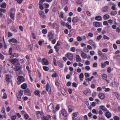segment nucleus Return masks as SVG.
<instances>
[{"label": "nucleus", "mask_w": 120, "mask_h": 120, "mask_svg": "<svg viewBox=\"0 0 120 120\" xmlns=\"http://www.w3.org/2000/svg\"><path fill=\"white\" fill-rule=\"evenodd\" d=\"M23 92L22 90H20L19 91V93L16 95L19 101H20L21 100V97L23 95Z\"/></svg>", "instance_id": "1"}, {"label": "nucleus", "mask_w": 120, "mask_h": 120, "mask_svg": "<svg viewBox=\"0 0 120 120\" xmlns=\"http://www.w3.org/2000/svg\"><path fill=\"white\" fill-rule=\"evenodd\" d=\"M66 56L70 60H72L73 58V54L71 53H67L66 55Z\"/></svg>", "instance_id": "2"}, {"label": "nucleus", "mask_w": 120, "mask_h": 120, "mask_svg": "<svg viewBox=\"0 0 120 120\" xmlns=\"http://www.w3.org/2000/svg\"><path fill=\"white\" fill-rule=\"evenodd\" d=\"M49 40L50 41H51L54 38V36L52 33L51 32H49L48 34Z\"/></svg>", "instance_id": "3"}, {"label": "nucleus", "mask_w": 120, "mask_h": 120, "mask_svg": "<svg viewBox=\"0 0 120 120\" xmlns=\"http://www.w3.org/2000/svg\"><path fill=\"white\" fill-rule=\"evenodd\" d=\"M94 26L97 27H99L101 26V23L97 22H93Z\"/></svg>", "instance_id": "4"}, {"label": "nucleus", "mask_w": 120, "mask_h": 120, "mask_svg": "<svg viewBox=\"0 0 120 120\" xmlns=\"http://www.w3.org/2000/svg\"><path fill=\"white\" fill-rule=\"evenodd\" d=\"M46 90L47 91L49 92V94H51V88L49 86V84L48 83H47L46 85Z\"/></svg>", "instance_id": "5"}, {"label": "nucleus", "mask_w": 120, "mask_h": 120, "mask_svg": "<svg viewBox=\"0 0 120 120\" xmlns=\"http://www.w3.org/2000/svg\"><path fill=\"white\" fill-rule=\"evenodd\" d=\"M42 64L43 65H47L49 64L48 61L45 58H43L42 59Z\"/></svg>", "instance_id": "6"}, {"label": "nucleus", "mask_w": 120, "mask_h": 120, "mask_svg": "<svg viewBox=\"0 0 120 120\" xmlns=\"http://www.w3.org/2000/svg\"><path fill=\"white\" fill-rule=\"evenodd\" d=\"M89 44L93 46L95 49L96 47L95 43L93 42L92 40H90L89 41Z\"/></svg>", "instance_id": "7"}, {"label": "nucleus", "mask_w": 120, "mask_h": 120, "mask_svg": "<svg viewBox=\"0 0 120 120\" xmlns=\"http://www.w3.org/2000/svg\"><path fill=\"white\" fill-rule=\"evenodd\" d=\"M8 42L10 43L12 42V43L16 44L19 43L18 41L14 38H13L9 40Z\"/></svg>", "instance_id": "8"}, {"label": "nucleus", "mask_w": 120, "mask_h": 120, "mask_svg": "<svg viewBox=\"0 0 120 120\" xmlns=\"http://www.w3.org/2000/svg\"><path fill=\"white\" fill-rule=\"evenodd\" d=\"M22 68V65L20 64H18L15 66L14 69L16 71H17L20 70Z\"/></svg>", "instance_id": "9"}, {"label": "nucleus", "mask_w": 120, "mask_h": 120, "mask_svg": "<svg viewBox=\"0 0 120 120\" xmlns=\"http://www.w3.org/2000/svg\"><path fill=\"white\" fill-rule=\"evenodd\" d=\"M9 77V75L7 74L6 75V82L8 84L11 81L10 80V78Z\"/></svg>", "instance_id": "10"}, {"label": "nucleus", "mask_w": 120, "mask_h": 120, "mask_svg": "<svg viewBox=\"0 0 120 120\" xmlns=\"http://www.w3.org/2000/svg\"><path fill=\"white\" fill-rule=\"evenodd\" d=\"M76 61L78 62H80L82 61L79 55H77L76 56Z\"/></svg>", "instance_id": "11"}, {"label": "nucleus", "mask_w": 120, "mask_h": 120, "mask_svg": "<svg viewBox=\"0 0 120 120\" xmlns=\"http://www.w3.org/2000/svg\"><path fill=\"white\" fill-rule=\"evenodd\" d=\"M19 55L17 53H12L11 55L10 56V58H12L14 57H18Z\"/></svg>", "instance_id": "12"}, {"label": "nucleus", "mask_w": 120, "mask_h": 120, "mask_svg": "<svg viewBox=\"0 0 120 120\" xmlns=\"http://www.w3.org/2000/svg\"><path fill=\"white\" fill-rule=\"evenodd\" d=\"M23 79V76H19L17 78V79L18 81L17 82V84L18 85L20 84V82L21 81V79Z\"/></svg>", "instance_id": "13"}, {"label": "nucleus", "mask_w": 120, "mask_h": 120, "mask_svg": "<svg viewBox=\"0 0 120 120\" xmlns=\"http://www.w3.org/2000/svg\"><path fill=\"white\" fill-rule=\"evenodd\" d=\"M81 56L84 59H85L87 57V54L83 52V51L81 52Z\"/></svg>", "instance_id": "14"}, {"label": "nucleus", "mask_w": 120, "mask_h": 120, "mask_svg": "<svg viewBox=\"0 0 120 120\" xmlns=\"http://www.w3.org/2000/svg\"><path fill=\"white\" fill-rule=\"evenodd\" d=\"M107 112L105 113V116L108 118H109L110 117L111 115V113L109 112V110L106 111Z\"/></svg>", "instance_id": "15"}, {"label": "nucleus", "mask_w": 120, "mask_h": 120, "mask_svg": "<svg viewBox=\"0 0 120 120\" xmlns=\"http://www.w3.org/2000/svg\"><path fill=\"white\" fill-rule=\"evenodd\" d=\"M109 9V7L106 6L102 8V11L103 12H105L107 11Z\"/></svg>", "instance_id": "16"}, {"label": "nucleus", "mask_w": 120, "mask_h": 120, "mask_svg": "<svg viewBox=\"0 0 120 120\" xmlns=\"http://www.w3.org/2000/svg\"><path fill=\"white\" fill-rule=\"evenodd\" d=\"M53 107L54 106L53 104L52 103H51L49 105L48 108V110H51L53 109Z\"/></svg>", "instance_id": "17"}, {"label": "nucleus", "mask_w": 120, "mask_h": 120, "mask_svg": "<svg viewBox=\"0 0 120 120\" xmlns=\"http://www.w3.org/2000/svg\"><path fill=\"white\" fill-rule=\"evenodd\" d=\"M100 109L105 111H107V109L103 105H101L99 107Z\"/></svg>", "instance_id": "18"}, {"label": "nucleus", "mask_w": 120, "mask_h": 120, "mask_svg": "<svg viewBox=\"0 0 120 120\" xmlns=\"http://www.w3.org/2000/svg\"><path fill=\"white\" fill-rule=\"evenodd\" d=\"M24 92L25 94H26V93H28L27 95L29 96H30L31 95V94L30 93V90L28 88H27L25 90H24Z\"/></svg>", "instance_id": "19"}, {"label": "nucleus", "mask_w": 120, "mask_h": 120, "mask_svg": "<svg viewBox=\"0 0 120 120\" xmlns=\"http://www.w3.org/2000/svg\"><path fill=\"white\" fill-rule=\"evenodd\" d=\"M99 97L101 99H103L105 98V95L103 93L100 94L99 95Z\"/></svg>", "instance_id": "20"}, {"label": "nucleus", "mask_w": 120, "mask_h": 120, "mask_svg": "<svg viewBox=\"0 0 120 120\" xmlns=\"http://www.w3.org/2000/svg\"><path fill=\"white\" fill-rule=\"evenodd\" d=\"M61 112L62 114L65 117H66L67 116L66 112L64 109H62L61 111Z\"/></svg>", "instance_id": "21"}, {"label": "nucleus", "mask_w": 120, "mask_h": 120, "mask_svg": "<svg viewBox=\"0 0 120 120\" xmlns=\"http://www.w3.org/2000/svg\"><path fill=\"white\" fill-rule=\"evenodd\" d=\"M74 109L72 105H69L68 107V111L69 112H71Z\"/></svg>", "instance_id": "22"}, {"label": "nucleus", "mask_w": 120, "mask_h": 120, "mask_svg": "<svg viewBox=\"0 0 120 120\" xmlns=\"http://www.w3.org/2000/svg\"><path fill=\"white\" fill-rule=\"evenodd\" d=\"M61 91L62 94L64 95H65L66 94V91L63 88H62L61 89Z\"/></svg>", "instance_id": "23"}, {"label": "nucleus", "mask_w": 120, "mask_h": 120, "mask_svg": "<svg viewBox=\"0 0 120 120\" xmlns=\"http://www.w3.org/2000/svg\"><path fill=\"white\" fill-rule=\"evenodd\" d=\"M18 61V59H17L15 58L12 59L11 60V63L13 64H15L16 61Z\"/></svg>", "instance_id": "24"}, {"label": "nucleus", "mask_w": 120, "mask_h": 120, "mask_svg": "<svg viewBox=\"0 0 120 120\" xmlns=\"http://www.w3.org/2000/svg\"><path fill=\"white\" fill-rule=\"evenodd\" d=\"M115 94L116 98L119 100H120V93L117 92L115 93Z\"/></svg>", "instance_id": "25"}, {"label": "nucleus", "mask_w": 120, "mask_h": 120, "mask_svg": "<svg viewBox=\"0 0 120 120\" xmlns=\"http://www.w3.org/2000/svg\"><path fill=\"white\" fill-rule=\"evenodd\" d=\"M21 88L25 89H26L27 87V85L26 84L24 83L21 86Z\"/></svg>", "instance_id": "26"}, {"label": "nucleus", "mask_w": 120, "mask_h": 120, "mask_svg": "<svg viewBox=\"0 0 120 120\" xmlns=\"http://www.w3.org/2000/svg\"><path fill=\"white\" fill-rule=\"evenodd\" d=\"M78 19L77 17H74L72 19V21L73 23L77 22L78 21Z\"/></svg>", "instance_id": "27"}, {"label": "nucleus", "mask_w": 120, "mask_h": 120, "mask_svg": "<svg viewBox=\"0 0 120 120\" xmlns=\"http://www.w3.org/2000/svg\"><path fill=\"white\" fill-rule=\"evenodd\" d=\"M10 17L13 20H14V17L15 16L14 14L13 13L11 12H10Z\"/></svg>", "instance_id": "28"}, {"label": "nucleus", "mask_w": 120, "mask_h": 120, "mask_svg": "<svg viewBox=\"0 0 120 120\" xmlns=\"http://www.w3.org/2000/svg\"><path fill=\"white\" fill-rule=\"evenodd\" d=\"M95 19L96 20L100 21L101 20L102 17L100 16H97L95 17Z\"/></svg>", "instance_id": "29"}, {"label": "nucleus", "mask_w": 120, "mask_h": 120, "mask_svg": "<svg viewBox=\"0 0 120 120\" xmlns=\"http://www.w3.org/2000/svg\"><path fill=\"white\" fill-rule=\"evenodd\" d=\"M84 76L83 74L82 73H81L79 75V77L80 80L82 81L83 80V77Z\"/></svg>", "instance_id": "30"}, {"label": "nucleus", "mask_w": 120, "mask_h": 120, "mask_svg": "<svg viewBox=\"0 0 120 120\" xmlns=\"http://www.w3.org/2000/svg\"><path fill=\"white\" fill-rule=\"evenodd\" d=\"M103 18L105 19H108L109 18V16L108 14H105Z\"/></svg>", "instance_id": "31"}, {"label": "nucleus", "mask_w": 120, "mask_h": 120, "mask_svg": "<svg viewBox=\"0 0 120 120\" xmlns=\"http://www.w3.org/2000/svg\"><path fill=\"white\" fill-rule=\"evenodd\" d=\"M111 14L112 15H115L117 14L116 11H111Z\"/></svg>", "instance_id": "32"}, {"label": "nucleus", "mask_w": 120, "mask_h": 120, "mask_svg": "<svg viewBox=\"0 0 120 120\" xmlns=\"http://www.w3.org/2000/svg\"><path fill=\"white\" fill-rule=\"evenodd\" d=\"M0 7L3 8H5L6 7V4L5 3H3L0 6Z\"/></svg>", "instance_id": "33"}, {"label": "nucleus", "mask_w": 120, "mask_h": 120, "mask_svg": "<svg viewBox=\"0 0 120 120\" xmlns=\"http://www.w3.org/2000/svg\"><path fill=\"white\" fill-rule=\"evenodd\" d=\"M65 26L68 27L69 29H71V25L69 24V23L68 22H67L65 24Z\"/></svg>", "instance_id": "34"}, {"label": "nucleus", "mask_w": 120, "mask_h": 120, "mask_svg": "<svg viewBox=\"0 0 120 120\" xmlns=\"http://www.w3.org/2000/svg\"><path fill=\"white\" fill-rule=\"evenodd\" d=\"M116 59H117L119 60H120V55H117L114 57Z\"/></svg>", "instance_id": "35"}, {"label": "nucleus", "mask_w": 120, "mask_h": 120, "mask_svg": "<svg viewBox=\"0 0 120 120\" xmlns=\"http://www.w3.org/2000/svg\"><path fill=\"white\" fill-rule=\"evenodd\" d=\"M92 112L94 113L97 114H98V112L97 111L96 109H93L92 111Z\"/></svg>", "instance_id": "36"}, {"label": "nucleus", "mask_w": 120, "mask_h": 120, "mask_svg": "<svg viewBox=\"0 0 120 120\" xmlns=\"http://www.w3.org/2000/svg\"><path fill=\"white\" fill-rule=\"evenodd\" d=\"M61 2L63 4H66L67 3L68 0H61Z\"/></svg>", "instance_id": "37"}, {"label": "nucleus", "mask_w": 120, "mask_h": 120, "mask_svg": "<svg viewBox=\"0 0 120 120\" xmlns=\"http://www.w3.org/2000/svg\"><path fill=\"white\" fill-rule=\"evenodd\" d=\"M8 70L10 73H12L13 71V68L12 67H10L8 68Z\"/></svg>", "instance_id": "38"}, {"label": "nucleus", "mask_w": 120, "mask_h": 120, "mask_svg": "<svg viewBox=\"0 0 120 120\" xmlns=\"http://www.w3.org/2000/svg\"><path fill=\"white\" fill-rule=\"evenodd\" d=\"M116 83L115 82H112L110 84V86L112 87H115L116 86Z\"/></svg>", "instance_id": "39"}, {"label": "nucleus", "mask_w": 120, "mask_h": 120, "mask_svg": "<svg viewBox=\"0 0 120 120\" xmlns=\"http://www.w3.org/2000/svg\"><path fill=\"white\" fill-rule=\"evenodd\" d=\"M53 28H56L58 27V25L56 23H54L53 24Z\"/></svg>", "instance_id": "40"}, {"label": "nucleus", "mask_w": 120, "mask_h": 120, "mask_svg": "<svg viewBox=\"0 0 120 120\" xmlns=\"http://www.w3.org/2000/svg\"><path fill=\"white\" fill-rule=\"evenodd\" d=\"M43 68L44 70L46 71H47L49 70V68L47 66H43Z\"/></svg>", "instance_id": "41"}, {"label": "nucleus", "mask_w": 120, "mask_h": 120, "mask_svg": "<svg viewBox=\"0 0 120 120\" xmlns=\"http://www.w3.org/2000/svg\"><path fill=\"white\" fill-rule=\"evenodd\" d=\"M39 13L40 15V16L43 17L44 14V12L41 11H40L39 12Z\"/></svg>", "instance_id": "42"}, {"label": "nucleus", "mask_w": 120, "mask_h": 120, "mask_svg": "<svg viewBox=\"0 0 120 120\" xmlns=\"http://www.w3.org/2000/svg\"><path fill=\"white\" fill-rule=\"evenodd\" d=\"M42 33L43 34H46L47 32V30L46 29H44L42 31Z\"/></svg>", "instance_id": "43"}, {"label": "nucleus", "mask_w": 120, "mask_h": 120, "mask_svg": "<svg viewBox=\"0 0 120 120\" xmlns=\"http://www.w3.org/2000/svg\"><path fill=\"white\" fill-rule=\"evenodd\" d=\"M12 48H10L9 50V54L10 55H11L12 54Z\"/></svg>", "instance_id": "44"}, {"label": "nucleus", "mask_w": 120, "mask_h": 120, "mask_svg": "<svg viewBox=\"0 0 120 120\" xmlns=\"http://www.w3.org/2000/svg\"><path fill=\"white\" fill-rule=\"evenodd\" d=\"M103 38L104 39L108 40L110 39L106 35H104L103 36Z\"/></svg>", "instance_id": "45"}, {"label": "nucleus", "mask_w": 120, "mask_h": 120, "mask_svg": "<svg viewBox=\"0 0 120 120\" xmlns=\"http://www.w3.org/2000/svg\"><path fill=\"white\" fill-rule=\"evenodd\" d=\"M41 4L40 3V2L39 3V4L40 5V6L39 8L41 10H43L44 9V7L42 5H41Z\"/></svg>", "instance_id": "46"}, {"label": "nucleus", "mask_w": 120, "mask_h": 120, "mask_svg": "<svg viewBox=\"0 0 120 120\" xmlns=\"http://www.w3.org/2000/svg\"><path fill=\"white\" fill-rule=\"evenodd\" d=\"M102 37L101 35H99L97 36V40L98 41H99Z\"/></svg>", "instance_id": "47"}, {"label": "nucleus", "mask_w": 120, "mask_h": 120, "mask_svg": "<svg viewBox=\"0 0 120 120\" xmlns=\"http://www.w3.org/2000/svg\"><path fill=\"white\" fill-rule=\"evenodd\" d=\"M77 3L79 4H80L83 2L82 0H78L76 1Z\"/></svg>", "instance_id": "48"}, {"label": "nucleus", "mask_w": 120, "mask_h": 120, "mask_svg": "<svg viewBox=\"0 0 120 120\" xmlns=\"http://www.w3.org/2000/svg\"><path fill=\"white\" fill-rule=\"evenodd\" d=\"M113 118L115 120H119L120 119L119 117L116 116H114Z\"/></svg>", "instance_id": "49"}, {"label": "nucleus", "mask_w": 120, "mask_h": 120, "mask_svg": "<svg viewBox=\"0 0 120 120\" xmlns=\"http://www.w3.org/2000/svg\"><path fill=\"white\" fill-rule=\"evenodd\" d=\"M106 64L105 63H102L101 64V67L102 68H104L106 66Z\"/></svg>", "instance_id": "50"}, {"label": "nucleus", "mask_w": 120, "mask_h": 120, "mask_svg": "<svg viewBox=\"0 0 120 120\" xmlns=\"http://www.w3.org/2000/svg\"><path fill=\"white\" fill-rule=\"evenodd\" d=\"M19 4H21L24 0H15Z\"/></svg>", "instance_id": "51"}, {"label": "nucleus", "mask_w": 120, "mask_h": 120, "mask_svg": "<svg viewBox=\"0 0 120 120\" xmlns=\"http://www.w3.org/2000/svg\"><path fill=\"white\" fill-rule=\"evenodd\" d=\"M28 48L30 50L32 51V49L33 48V47L32 45H31V44L28 47Z\"/></svg>", "instance_id": "52"}, {"label": "nucleus", "mask_w": 120, "mask_h": 120, "mask_svg": "<svg viewBox=\"0 0 120 120\" xmlns=\"http://www.w3.org/2000/svg\"><path fill=\"white\" fill-rule=\"evenodd\" d=\"M77 40L79 41H80L82 40V38L80 37H78L77 38Z\"/></svg>", "instance_id": "53"}, {"label": "nucleus", "mask_w": 120, "mask_h": 120, "mask_svg": "<svg viewBox=\"0 0 120 120\" xmlns=\"http://www.w3.org/2000/svg\"><path fill=\"white\" fill-rule=\"evenodd\" d=\"M93 115L91 112H89L88 114V116L90 118H92V116Z\"/></svg>", "instance_id": "54"}, {"label": "nucleus", "mask_w": 120, "mask_h": 120, "mask_svg": "<svg viewBox=\"0 0 120 120\" xmlns=\"http://www.w3.org/2000/svg\"><path fill=\"white\" fill-rule=\"evenodd\" d=\"M102 77L104 79H107V75L105 74H104L103 75Z\"/></svg>", "instance_id": "55"}, {"label": "nucleus", "mask_w": 120, "mask_h": 120, "mask_svg": "<svg viewBox=\"0 0 120 120\" xmlns=\"http://www.w3.org/2000/svg\"><path fill=\"white\" fill-rule=\"evenodd\" d=\"M7 96L6 94L5 93H4V94L3 96L2 97V98L3 99H5L7 98Z\"/></svg>", "instance_id": "56"}, {"label": "nucleus", "mask_w": 120, "mask_h": 120, "mask_svg": "<svg viewBox=\"0 0 120 120\" xmlns=\"http://www.w3.org/2000/svg\"><path fill=\"white\" fill-rule=\"evenodd\" d=\"M6 11V10L5 9H3L2 8H0V11H1V12L5 13Z\"/></svg>", "instance_id": "57"}, {"label": "nucleus", "mask_w": 120, "mask_h": 120, "mask_svg": "<svg viewBox=\"0 0 120 120\" xmlns=\"http://www.w3.org/2000/svg\"><path fill=\"white\" fill-rule=\"evenodd\" d=\"M16 117V116H12L11 117V119L12 120H15Z\"/></svg>", "instance_id": "58"}, {"label": "nucleus", "mask_w": 120, "mask_h": 120, "mask_svg": "<svg viewBox=\"0 0 120 120\" xmlns=\"http://www.w3.org/2000/svg\"><path fill=\"white\" fill-rule=\"evenodd\" d=\"M60 17L62 18H63L64 17V13L63 12H61L60 15Z\"/></svg>", "instance_id": "59"}, {"label": "nucleus", "mask_w": 120, "mask_h": 120, "mask_svg": "<svg viewBox=\"0 0 120 120\" xmlns=\"http://www.w3.org/2000/svg\"><path fill=\"white\" fill-rule=\"evenodd\" d=\"M88 35L90 37L92 38L93 36V34L91 33H89L88 34Z\"/></svg>", "instance_id": "60"}, {"label": "nucleus", "mask_w": 120, "mask_h": 120, "mask_svg": "<svg viewBox=\"0 0 120 120\" xmlns=\"http://www.w3.org/2000/svg\"><path fill=\"white\" fill-rule=\"evenodd\" d=\"M54 48L55 49L56 52H58L59 51V49H58V48L57 47V46L56 45H55L54 46Z\"/></svg>", "instance_id": "61"}, {"label": "nucleus", "mask_w": 120, "mask_h": 120, "mask_svg": "<svg viewBox=\"0 0 120 120\" xmlns=\"http://www.w3.org/2000/svg\"><path fill=\"white\" fill-rule=\"evenodd\" d=\"M40 91L38 90H36L35 91L34 94L36 95H38Z\"/></svg>", "instance_id": "62"}, {"label": "nucleus", "mask_w": 120, "mask_h": 120, "mask_svg": "<svg viewBox=\"0 0 120 120\" xmlns=\"http://www.w3.org/2000/svg\"><path fill=\"white\" fill-rule=\"evenodd\" d=\"M70 50L71 51L74 52L75 51V47H71V48Z\"/></svg>", "instance_id": "63"}, {"label": "nucleus", "mask_w": 120, "mask_h": 120, "mask_svg": "<svg viewBox=\"0 0 120 120\" xmlns=\"http://www.w3.org/2000/svg\"><path fill=\"white\" fill-rule=\"evenodd\" d=\"M96 94L97 93L96 92H93L92 94V95L93 97L94 98L96 96Z\"/></svg>", "instance_id": "64"}]
</instances>
